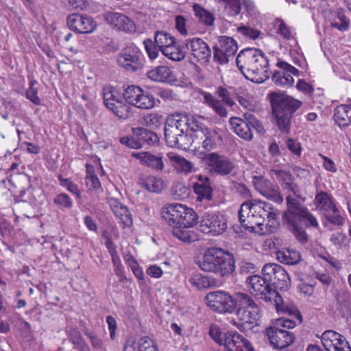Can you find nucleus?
<instances>
[{
    "mask_svg": "<svg viewBox=\"0 0 351 351\" xmlns=\"http://www.w3.org/2000/svg\"><path fill=\"white\" fill-rule=\"evenodd\" d=\"M144 120L147 126L155 128L162 124V116L159 114L152 113L147 115Z\"/></svg>",
    "mask_w": 351,
    "mask_h": 351,
    "instance_id": "bf43d9fd",
    "label": "nucleus"
},
{
    "mask_svg": "<svg viewBox=\"0 0 351 351\" xmlns=\"http://www.w3.org/2000/svg\"><path fill=\"white\" fill-rule=\"evenodd\" d=\"M314 204L317 209L324 211H330L331 208H335V206L332 197L328 193L323 191L316 194Z\"/></svg>",
    "mask_w": 351,
    "mask_h": 351,
    "instance_id": "e433bc0d",
    "label": "nucleus"
},
{
    "mask_svg": "<svg viewBox=\"0 0 351 351\" xmlns=\"http://www.w3.org/2000/svg\"><path fill=\"white\" fill-rule=\"evenodd\" d=\"M134 134L137 136L138 140L141 144V147L145 145H154L158 141L156 134L145 128H135L134 129Z\"/></svg>",
    "mask_w": 351,
    "mask_h": 351,
    "instance_id": "4c0bfd02",
    "label": "nucleus"
},
{
    "mask_svg": "<svg viewBox=\"0 0 351 351\" xmlns=\"http://www.w3.org/2000/svg\"><path fill=\"white\" fill-rule=\"evenodd\" d=\"M281 70L275 71L272 75V80L278 86H291L294 83L292 75L298 76V69L284 61H279L276 64Z\"/></svg>",
    "mask_w": 351,
    "mask_h": 351,
    "instance_id": "5701e85b",
    "label": "nucleus"
},
{
    "mask_svg": "<svg viewBox=\"0 0 351 351\" xmlns=\"http://www.w3.org/2000/svg\"><path fill=\"white\" fill-rule=\"evenodd\" d=\"M276 256L280 262L287 265H295L300 261V252L291 249L279 250Z\"/></svg>",
    "mask_w": 351,
    "mask_h": 351,
    "instance_id": "a19ab883",
    "label": "nucleus"
},
{
    "mask_svg": "<svg viewBox=\"0 0 351 351\" xmlns=\"http://www.w3.org/2000/svg\"><path fill=\"white\" fill-rule=\"evenodd\" d=\"M189 282L193 287L198 289H202L209 288L212 285L213 280L206 276L197 274L191 277L189 279Z\"/></svg>",
    "mask_w": 351,
    "mask_h": 351,
    "instance_id": "de8ad7c7",
    "label": "nucleus"
},
{
    "mask_svg": "<svg viewBox=\"0 0 351 351\" xmlns=\"http://www.w3.org/2000/svg\"><path fill=\"white\" fill-rule=\"evenodd\" d=\"M176 41V38L169 33L165 31H156L154 34V41L151 38H147L143 41V45L148 57L151 60H155L158 56L159 51L162 53L169 45Z\"/></svg>",
    "mask_w": 351,
    "mask_h": 351,
    "instance_id": "f3484780",
    "label": "nucleus"
},
{
    "mask_svg": "<svg viewBox=\"0 0 351 351\" xmlns=\"http://www.w3.org/2000/svg\"><path fill=\"white\" fill-rule=\"evenodd\" d=\"M193 187L198 201H209L212 199L213 190L208 177L199 175L197 182L194 183Z\"/></svg>",
    "mask_w": 351,
    "mask_h": 351,
    "instance_id": "c756f323",
    "label": "nucleus"
},
{
    "mask_svg": "<svg viewBox=\"0 0 351 351\" xmlns=\"http://www.w3.org/2000/svg\"><path fill=\"white\" fill-rule=\"evenodd\" d=\"M237 316L239 322L234 321L233 324L241 329L246 324L252 325L258 319L260 308L253 299L246 293H236Z\"/></svg>",
    "mask_w": 351,
    "mask_h": 351,
    "instance_id": "6e6552de",
    "label": "nucleus"
},
{
    "mask_svg": "<svg viewBox=\"0 0 351 351\" xmlns=\"http://www.w3.org/2000/svg\"><path fill=\"white\" fill-rule=\"evenodd\" d=\"M260 193L267 199L278 204L282 203L284 200L277 186H271V189H261L260 190Z\"/></svg>",
    "mask_w": 351,
    "mask_h": 351,
    "instance_id": "603ef678",
    "label": "nucleus"
},
{
    "mask_svg": "<svg viewBox=\"0 0 351 351\" xmlns=\"http://www.w3.org/2000/svg\"><path fill=\"white\" fill-rule=\"evenodd\" d=\"M118 64L128 71H137L143 66L144 57L140 49L134 44L123 48L117 56Z\"/></svg>",
    "mask_w": 351,
    "mask_h": 351,
    "instance_id": "f8f14e48",
    "label": "nucleus"
},
{
    "mask_svg": "<svg viewBox=\"0 0 351 351\" xmlns=\"http://www.w3.org/2000/svg\"><path fill=\"white\" fill-rule=\"evenodd\" d=\"M171 195L176 199H184L189 197L191 189L183 182L175 183L171 190Z\"/></svg>",
    "mask_w": 351,
    "mask_h": 351,
    "instance_id": "a18cd8bd",
    "label": "nucleus"
},
{
    "mask_svg": "<svg viewBox=\"0 0 351 351\" xmlns=\"http://www.w3.org/2000/svg\"><path fill=\"white\" fill-rule=\"evenodd\" d=\"M278 215V210L269 203L256 199L244 202L239 210L242 226L261 234L272 232L277 229Z\"/></svg>",
    "mask_w": 351,
    "mask_h": 351,
    "instance_id": "f257e3e1",
    "label": "nucleus"
},
{
    "mask_svg": "<svg viewBox=\"0 0 351 351\" xmlns=\"http://www.w3.org/2000/svg\"><path fill=\"white\" fill-rule=\"evenodd\" d=\"M182 214H184V217H182V222H180V226H184L185 227H193L197 223V215L195 212L191 208L182 206Z\"/></svg>",
    "mask_w": 351,
    "mask_h": 351,
    "instance_id": "49530a36",
    "label": "nucleus"
},
{
    "mask_svg": "<svg viewBox=\"0 0 351 351\" xmlns=\"http://www.w3.org/2000/svg\"><path fill=\"white\" fill-rule=\"evenodd\" d=\"M189 122V125H191V130L196 132L197 134L198 132H201L204 129L207 128V127L200 121V117H191V118L187 119Z\"/></svg>",
    "mask_w": 351,
    "mask_h": 351,
    "instance_id": "0e129e2a",
    "label": "nucleus"
},
{
    "mask_svg": "<svg viewBox=\"0 0 351 351\" xmlns=\"http://www.w3.org/2000/svg\"><path fill=\"white\" fill-rule=\"evenodd\" d=\"M67 25L71 30L80 34L90 33L96 27L92 18L78 14H73L67 17Z\"/></svg>",
    "mask_w": 351,
    "mask_h": 351,
    "instance_id": "a878e982",
    "label": "nucleus"
},
{
    "mask_svg": "<svg viewBox=\"0 0 351 351\" xmlns=\"http://www.w3.org/2000/svg\"><path fill=\"white\" fill-rule=\"evenodd\" d=\"M278 215V210L269 203L256 199L244 202L239 210L242 226L261 234L272 232L277 229Z\"/></svg>",
    "mask_w": 351,
    "mask_h": 351,
    "instance_id": "f03ea898",
    "label": "nucleus"
},
{
    "mask_svg": "<svg viewBox=\"0 0 351 351\" xmlns=\"http://www.w3.org/2000/svg\"><path fill=\"white\" fill-rule=\"evenodd\" d=\"M236 63L242 74L255 83H263L269 79V61L264 53L254 48H247L239 52Z\"/></svg>",
    "mask_w": 351,
    "mask_h": 351,
    "instance_id": "7ed1b4c3",
    "label": "nucleus"
},
{
    "mask_svg": "<svg viewBox=\"0 0 351 351\" xmlns=\"http://www.w3.org/2000/svg\"><path fill=\"white\" fill-rule=\"evenodd\" d=\"M127 263L130 267L135 276L139 280L143 279L144 273L142 269L139 267L136 261L131 257L127 260Z\"/></svg>",
    "mask_w": 351,
    "mask_h": 351,
    "instance_id": "69168bd1",
    "label": "nucleus"
},
{
    "mask_svg": "<svg viewBox=\"0 0 351 351\" xmlns=\"http://www.w3.org/2000/svg\"><path fill=\"white\" fill-rule=\"evenodd\" d=\"M227 228V221L223 215L219 213H208L200 221L199 230L206 234L219 235Z\"/></svg>",
    "mask_w": 351,
    "mask_h": 351,
    "instance_id": "a211bd4d",
    "label": "nucleus"
},
{
    "mask_svg": "<svg viewBox=\"0 0 351 351\" xmlns=\"http://www.w3.org/2000/svg\"><path fill=\"white\" fill-rule=\"evenodd\" d=\"M330 241L337 249H341L346 246L348 239L343 232H336L330 235Z\"/></svg>",
    "mask_w": 351,
    "mask_h": 351,
    "instance_id": "4d7b16f0",
    "label": "nucleus"
},
{
    "mask_svg": "<svg viewBox=\"0 0 351 351\" xmlns=\"http://www.w3.org/2000/svg\"><path fill=\"white\" fill-rule=\"evenodd\" d=\"M266 332L271 344L279 348V351L288 350L286 348L291 345L295 340L293 332L275 326L269 327Z\"/></svg>",
    "mask_w": 351,
    "mask_h": 351,
    "instance_id": "aec40b11",
    "label": "nucleus"
},
{
    "mask_svg": "<svg viewBox=\"0 0 351 351\" xmlns=\"http://www.w3.org/2000/svg\"><path fill=\"white\" fill-rule=\"evenodd\" d=\"M321 340L326 351H333L346 342L343 336L331 330L324 332Z\"/></svg>",
    "mask_w": 351,
    "mask_h": 351,
    "instance_id": "7c9ffc66",
    "label": "nucleus"
},
{
    "mask_svg": "<svg viewBox=\"0 0 351 351\" xmlns=\"http://www.w3.org/2000/svg\"><path fill=\"white\" fill-rule=\"evenodd\" d=\"M195 135L197 138L202 141V147L206 150H210L215 147L217 138V133L215 130L207 128Z\"/></svg>",
    "mask_w": 351,
    "mask_h": 351,
    "instance_id": "c9c22d12",
    "label": "nucleus"
},
{
    "mask_svg": "<svg viewBox=\"0 0 351 351\" xmlns=\"http://www.w3.org/2000/svg\"><path fill=\"white\" fill-rule=\"evenodd\" d=\"M205 159L211 170L221 176L230 173L234 168L233 162L227 157L217 153H210Z\"/></svg>",
    "mask_w": 351,
    "mask_h": 351,
    "instance_id": "393cba45",
    "label": "nucleus"
},
{
    "mask_svg": "<svg viewBox=\"0 0 351 351\" xmlns=\"http://www.w3.org/2000/svg\"><path fill=\"white\" fill-rule=\"evenodd\" d=\"M269 95L276 124L282 132L288 134L292 114L301 106L302 102L280 93H272Z\"/></svg>",
    "mask_w": 351,
    "mask_h": 351,
    "instance_id": "423d86ee",
    "label": "nucleus"
},
{
    "mask_svg": "<svg viewBox=\"0 0 351 351\" xmlns=\"http://www.w3.org/2000/svg\"><path fill=\"white\" fill-rule=\"evenodd\" d=\"M237 49V43L233 38L221 37L219 45L214 47L213 58L221 64L228 63L230 58H233Z\"/></svg>",
    "mask_w": 351,
    "mask_h": 351,
    "instance_id": "412c9836",
    "label": "nucleus"
},
{
    "mask_svg": "<svg viewBox=\"0 0 351 351\" xmlns=\"http://www.w3.org/2000/svg\"><path fill=\"white\" fill-rule=\"evenodd\" d=\"M103 97L105 106L118 117L129 118L130 107L123 101V95L112 87H106L103 90Z\"/></svg>",
    "mask_w": 351,
    "mask_h": 351,
    "instance_id": "ddd939ff",
    "label": "nucleus"
},
{
    "mask_svg": "<svg viewBox=\"0 0 351 351\" xmlns=\"http://www.w3.org/2000/svg\"><path fill=\"white\" fill-rule=\"evenodd\" d=\"M60 184L66 188L70 193L75 195L77 198H81V193L76 184L73 182L70 179L64 178L62 176H58Z\"/></svg>",
    "mask_w": 351,
    "mask_h": 351,
    "instance_id": "864d4df0",
    "label": "nucleus"
},
{
    "mask_svg": "<svg viewBox=\"0 0 351 351\" xmlns=\"http://www.w3.org/2000/svg\"><path fill=\"white\" fill-rule=\"evenodd\" d=\"M138 350L158 351L154 341L148 337H143L140 339Z\"/></svg>",
    "mask_w": 351,
    "mask_h": 351,
    "instance_id": "052dcab7",
    "label": "nucleus"
},
{
    "mask_svg": "<svg viewBox=\"0 0 351 351\" xmlns=\"http://www.w3.org/2000/svg\"><path fill=\"white\" fill-rule=\"evenodd\" d=\"M246 283L251 293L259 295L266 302H273L276 311H289L290 313L299 315L295 306L285 304L282 296L271 288L265 276H250L246 280Z\"/></svg>",
    "mask_w": 351,
    "mask_h": 351,
    "instance_id": "0eeeda50",
    "label": "nucleus"
},
{
    "mask_svg": "<svg viewBox=\"0 0 351 351\" xmlns=\"http://www.w3.org/2000/svg\"><path fill=\"white\" fill-rule=\"evenodd\" d=\"M216 94L221 100L217 99L210 93L203 92L204 104L212 108L217 115L221 117H226L228 116V110L225 105L232 107L235 102L232 98L230 91L226 88L218 87Z\"/></svg>",
    "mask_w": 351,
    "mask_h": 351,
    "instance_id": "9b49d317",
    "label": "nucleus"
},
{
    "mask_svg": "<svg viewBox=\"0 0 351 351\" xmlns=\"http://www.w3.org/2000/svg\"><path fill=\"white\" fill-rule=\"evenodd\" d=\"M296 310L299 314L298 316V315L290 313L289 311H277V312L278 313H281L283 315H287L291 317V318L282 317L280 319H278L274 326L279 327V328L282 327V328H293L295 326L297 322L298 323L302 322V315H300V313L297 308H296Z\"/></svg>",
    "mask_w": 351,
    "mask_h": 351,
    "instance_id": "37998d69",
    "label": "nucleus"
},
{
    "mask_svg": "<svg viewBox=\"0 0 351 351\" xmlns=\"http://www.w3.org/2000/svg\"><path fill=\"white\" fill-rule=\"evenodd\" d=\"M36 84H38V82L36 80H31L25 95L27 99L38 106L40 104V99L38 96V88L35 87Z\"/></svg>",
    "mask_w": 351,
    "mask_h": 351,
    "instance_id": "8fccbe9b",
    "label": "nucleus"
},
{
    "mask_svg": "<svg viewBox=\"0 0 351 351\" xmlns=\"http://www.w3.org/2000/svg\"><path fill=\"white\" fill-rule=\"evenodd\" d=\"M165 51L162 52V54L167 58L168 59L180 62L184 60L186 57V51L184 49V47L180 45H177L176 41L169 45Z\"/></svg>",
    "mask_w": 351,
    "mask_h": 351,
    "instance_id": "ea45409f",
    "label": "nucleus"
},
{
    "mask_svg": "<svg viewBox=\"0 0 351 351\" xmlns=\"http://www.w3.org/2000/svg\"><path fill=\"white\" fill-rule=\"evenodd\" d=\"M199 267L206 272L225 276L234 270V259L232 254L219 247H210L202 258L196 261Z\"/></svg>",
    "mask_w": 351,
    "mask_h": 351,
    "instance_id": "39448f33",
    "label": "nucleus"
},
{
    "mask_svg": "<svg viewBox=\"0 0 351 351\" xmlns=\"http://www.w3.org/2000/svg\"><path fill=\"white\" fill-rule=\"evenodd\" d=\"M182 206L181 204L173 203L162 208L161 216L171 228L180 225L179 218L182 216V212H184Z\"/></svg>",
    "mask_w": 351,
    "mask_h": 351,
    "instance_id": "c85d7f7f",
    "label": "nucleus"
},
{
    "mask_svg": "<svg viewBox=\"0 0 351 351\" xmlns=\"http://www.w3.org/2000/svg\"><path fill=\"white\" fill-rule=\"evenodd\" d=\"M112 206L114 215L120 219L123 227H128L132 224V215L126 206L117 202Z\"/></svg>",
    "mask_w": 351,
    "mask_h": 351,
    "instance_id": "79ce46f5",
    "label": "nucleus"
},
{
    "mask_svg": "<svg viewBox=\"0 0 351 351\" xmlns=\"http://www.w3.org/2000/svg\"><path fill=\"white\" fill-rule=\"evenodd\" d=\"M332 213H328L326 215V219L328 221H330L333 225L337 226H342L345 223V218L340 214L339 210L335 206V208H331L330 210Z\"/></svg>",
    "mask_w": 351,
    "mask_h": 351,
    "instance_id": "6e6d98bb",
    "label": "nucleus"
},
{
    "mask_svg": "<svg viewBox=\"0 0 351 351\" xmlns=\"http://www.w3.org/2000/svg\"><path fill=\"white\" fill-rule=\"evenodd\" d=\"M205 299L210 309L218 313H232L237 305L236 295L233 298L228 293L221 291L210 292Z\"/></svg>",
    "mask_w": 351,
    "mask_h": 351,
    "instance_id": "2eb2a0df",
    "label": "nucleus"
},
{
    "mask_svg": "<svg viewBox=\"0 0 351 351\" xmlns=\"http://www.w3.org/2000/svg\"><path fill=\"white\" fill-rule=\"evenodd\" d=\"M222 3L224 13L229 17H236L241 14L242 5L247 12L254 9V3L252 0H217Z\"/></svg>",
    "mask_w": 351,
    "mask_h": 351,
    "instance_id": "bb28decb",
    "label": "nucleus"
},
{
    "mask_svg": "<svg viewBox=\"0 0 351 351\" xmlns=\"http://www.w3.org/2000/svg\"><path fill=\"white\" fill-rule=\"evenodd\" d=\"M189 227L176 226L171 228V234L184 243H192L198 240L199 236L194 231L190 230Z\"/></svg>",
    "mask_w": 351,
    "mask_h": 351,
    "instance_id": "473e14b6",
    "label": "nucleus"
},
{
    "mask_svg": "<svg viewBox=\"0 0 351 351\" xmlns=\"http://www.w3.org/2000/svg\"><path fill=\"white\" fill-rule=\"evenodd\" d=\"M277 33L283 38L290 40L293 38V34L289 27L283 22L280 21Z\"/></svg>",
    "mask_w": 351,
    "mask_h": 351,
    "instance_id": "774afa93",
    "label": "nucleus"
},
{
    "mask_svg": "<svg viewBox=\"0 0 351 351\" xmlns=\"http://www.w3.org/2000/svg\"><path fill=\"white\" fill-rule=\"evenodd\" d=\"M228 351H253L251 343L236 331L223 333L222 343Z\"/></svg>",
    "mask_w": 351,
    "mask_h": 351,
    "instance_id": "b1692460",
    "label": "nucleus"
},
{
    "mask_svg": "<svg viewBox=\"0 0 351 351\" xmlns=\"http://www.w3.org/2000/svg\"><path fill=\"white\" fill-rule=\"evenodd\" d=\"M184 45L194 60L200 64L208 62L211 57V49L202 38H192L186 39Z\"/></svg>",
    "mask_w": 351,
    "mask_h": 351,
    "instance_id": "6ab92c4d",
    "label": "nucleus"
},
{
    "mask_svg": "<svg viewBox=\"0 0 351 351\" xmlns=\"http://www.w3.org/2000/svg\"><path fill=\"white\" fill-rule=\"evenodd\" d=\"M243 117L244 119L232 117L229 120L232 130L240 138L245 141H251L253 138L252 128L260 134L265 132L262 123L253 114L245 112Z\"/></svg>",
    "mask_w": 351,
    "mask_h": 351,
    "instance_id": "1a4fd4ad",
    "label": "nucleus"
},
{
    "mask_svg": "<svg viewBox=\"0 0 351 351\" xmlns=\"http://www.w3.org/2000/svg\"><path fill=\"white\" fill-rule=\"evenodd\" d=\"M53 203L60 208H71L73 206V201L69 195L60 193L53 199Z\"/></svg>",
    "mask_w": 351,
    "mask_h": 351,
    "instance_id": "5fc2aeb1",
    "label": "nucleus"
},
{
    "mask_svg": "<svg viewBox=\"0 0 351 351\" xmlns=\"http://www.w3.org/2000/svg\"><path fill=\"white\" fill-rule=\"evenodd\" d=\"M282 220L296 239L302 243L307 241V234L300 227L302 221H305L306 226L314 228L319 226L316 218L308 209L302 204H298L290 197H287V209L283 213Z\"/></svg>",
    "mask_w": 351,
    "mask_h": 351,
    "instance_id": "20e7f679",
    "label": "nucleus"
},
{
    "mask_svg": "<svg viewBox=\"0 0 351 351\" xmlns=\"http://www.w3.org/2000/svg\"><path fill=\"white\" fill-rule=\"evenodd\" d=\"M185 130L186 123L179 115L168 118L165 126V138L167 145L171 147H182L186 138Z\"/></svg>",
    "mask_w": 351,
    "mask_h": 351,
    "instance_id": "9d476101",
    "label": "nucleus"
},
{
    "mask_svg": "<svg viewBox=\"0 0 351 351\" xmlns=\"http://www.w3.org/2000/svg\"><path fill=\"white\" fill-rule=\"evenodd\" d=\"M123 97L128 104L141 109H151L155 106V97L140 86L130 85L124 90Z\"/></svg>",
    "mask_w": 351,
    "mask_h": 351,
    "instance_id": "4468645a",
    "label": "nucleus"
},
{
    "mask_svg": "<svg viewBox=\"0 0 351 351\" xmlns=\"http://www.w3.org/2000/svg\"><path fill=\"white\" fill-rule=\"evenodd\" d=\"M85 181L89 191H96L101 187L100 181L96 175L86 176Z\"/></svg>",
    "mask_w": 351,
    "mask_h": 351,
    "instance_id": "338daca9",
    "label": "nucleus"
},
{
    "mask_svg": "<svg viewBox=\"0 0 351 351\" xmlns=\"http://www.w3.org/2000/svg\"><path fill=\"white\" fill-rule=\"evenodd\" d=\"M282 190L287 195L286 197V203L287 204V197H290L291 199H294L298 204H302L298 199H302L304 201V198L302 197V192L300 187L294 182V180L287 184L286 186L282 188Z\"/></svg>",
    "mask_w": 351,
    "mask_h": 351,
    "instance_id": "c03bdc74",
    "label": "nucleus"
},
{
    "mask_svg": "<svg viewBox=\"0 0 351 351\" xmlns=\"http://www.w3.org/2000/svg\"><path fill=\"white\" fill-rule=\"evenodd\" d=\"M333 120L340 129L351 125V100L335 108Z\"/></svg>",
    "mask_w": 351,
    "mask_h": 351,
    "instance_id": "cd10ccee",
    "label": "nucleus"
},
{
    "mask_svg": "<svg viewBox=\"0 0 351 351\" xmlns=\"http://www.w3.org/2000/svg\"><path fill=\"white\" fill-rule=\"evenodd\" d=\"M237 32L247 38L254 40L256 39L260 35V32L256 29L244 25L239 27Z\"/></svg>",
    "mask_w": 351,
    "mask_h": 351,
    "instance_id": "680f3d73",
    "label": "nucleus"
},
{
    "mask_svg": "<svg viewBox=\"0 0 351 351\" xmlns=\"http://www.w3.org/2000/svg\"><path fill=\"white\" fill-rule=\"evenodd\" d=\"M95 351H106L103 341L93 332H86Z\"/></svg>",
    "mask_w": 351,
    "mask_h": 351,
    "instance_id": "e2e57ef3",
    "label": "nucleus"
},
{
    "mask_svg": "<svg viewBox=\"0 0 351 351\" xmlns=\"http://www.w3.org/2000/svg\"><path fill=\"white\" fill-rule=\"evenodd\" d=\"M120 143L123 145L132 149H140L141 148V144L138 140L137 136L132 133L131 136H123L119 140Z\"/></svg>",
    "mask_w": 351,
    "mask_h": 351,
    "instance_id": "13d9d810",
    "label": "nucleus"
},
{
    "mask_svg": "<svg viewBox=\"0 0 351 351\" xmlns=\"http://www.w3.org/2000/svg\"><path fill=\"white\" fill-rule=\"evenodd\" d=\"M262 274L269 284L272 283L278 289L287 291L291 287V278L287 271L280 265L275 263L265 264L262 269Z\"/></svg>",
    "mask_w": 351,
    "mask_h": 351,
    "instance_id": "dca6fc26",
    "label": "nucleus"
},
{
    "mask_svg": "<svg viewBox=\"0 0 351 351\" xmlns=\"http://www.w3.org/2000/svg\"><path fill=\"white\" fill-rule=\"evenodd\" d=\"M105 21L113 29L126 33L136 31L134 23L125 14L117 12H107L104 16Z\"/></svg>",
    "mask_w": 351,
    "mask_h": 351,
    "instance_id": "4be33fe9",
    "label": "nucleus"
},
{
    "mask_svg": "<svg viewBox=\"0 0 351 351\" xmlns=\"http://www.w3.org/2000/svg\"><path fill=\"white\" fill-rule=\"evenodd\" d=\"M193 10L195 16L200 22L206 25H212L213 24L214 17L210 12L197 5L193 6Z\"/></svg>",
    "mask_w": 351,
    "mask_h": 351,
    "instance_id": "09e8293b",
    "label": "nucleus"
},
{
    "mask_svg": "<svg viewBox=\"0 0 351 351\" xmlns=\"http://www.w3.org/2000/svg\"><path fill=\"white\" fill-rule=\"evenodd\" d=\"M141 184L146 190L154 193L161 191L166 186L161 178L154 176H147L142 179Z\"/></svg>",
    "mask_w": 351,
    "mask_h": 351,
    "instance_id": "58836bf2",
    "label": "nucleus"
},
{
    "mask_svg": "<svg viewBox=\"0 0 351 351\" xmlns=\"http://www.w3.org/2000/svg\"><path fill=\"white\" fill-rule=\"evenodd\" d=\"M132 156L139 160L143 165L157 171H162L164 169L165 165L161 156L152 155L149 152H140L133 154Z\"/></svg>",
    "mask_w": 351,
    "mask_h": 351,
    "instance_id": "2f4dec72",
    "label": "nucleus"
},
{
    "mask_svg": "<svg viewBox=\"0 0 351 351\" xmlns=\"http://www.w3.org/2000/svg\"><path fill=\"white\" fill-rule=\"evenodd\" d=\"M271 173L276 176V179L280 183L282 188H284V186H286L287 184H289L294 180V178L289 171L285 170L272 169Z\"/></svg>",
    "mask_w": 351,
    "mask_h": 351,
    "instance_id": "3c124183",
    "label": "nucleus"
},
{
    "mask_svg": "<svg viewBox=\"0 0 351 351\" xmlns=\"http://www.w3.org/2000/svg\"><path fill=\"white\" fill-rule=\"evenodd\" d=\"M167 156L171 162V165L177 172L184 174H188L192 172L193 165L191 162L173 153H169Z\"/></svg>",
    "mask_w": 351,
    "mask_h": 351,
    "instance_id": "72a5a7b5",
    "label": "nucleus"
},
{
    "mask_svg": "<svg viewBox=\"0 0 351 351\" xmlns=\"http://www.w3.org/2000/svg\"><path fill=\"white\" fill-rule=\"evenodd\" d=\"M171 70L167 66H157L147 73L149 79L155 82H165L171 80Z\"/></svg>",
    "mask_w": 351,
    "mask_h": 351,
    "instance_id": "f704fd0d",
    "label": "nucleus"
}]
</instances>
